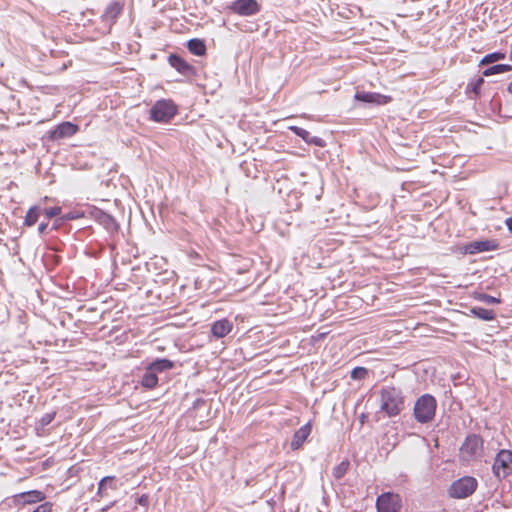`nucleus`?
I'll list each match as a JSON object with an SVG mask.
<instances>
[{"label":"nucleus","instance_id":"nucleus-4","mask_svg":"<svg viewBox=\"0 0 512 512\" xmlns=\"http://www.w3.org/2000/svg\"><path fill=\"white\" fill-rule=\"evenodd\" d=\"M478 486L474 477L465 476L454 481L449 487L448 494L454 499H463L472 495Z\"/></svg>","mask_w":512,"mask_h":512},{"label":"nucleus","instance_id":"nucleus-2","mask_svg":"<svg viewBox=\"0 0 512 512\" xmlns=\"http://www.w3.org/2000/svg\"><path fill=\"white\" fill-rule=\"evenodd\" d=\"M437 401L430 394L420 396L414 404V417L419 423L431 422L436 414Z\"/></svg>","mask_w":512,"mask_h":512},{"label":"nucleus","instance_id":"nucleus-10","mask_svg":"<svg viewBox=\"0 0 512 512\" xmlns=\"http://www.w3.org/2000/svg\"><path fill=\"white\" fill-rule=\"evenodd\" d=\"M79 130L76 124L65 121L57 125L53 130L49 132L50 140H59L75 135Z\"/></svg>","mask_w":512,"mask_h":512},{"label":"nucleus","instance_id":"nucleus-18","mask_svg":"<svg viewBox=\"0 0 512 512\" xmlns=\"http://www.w3.org/2000/svg\"><path fill=\"white\" fill-rule=\"evenodd\" d=\"M289 129L294 132L297 136L301 137L308 144H315L317 146H323V140L317 137H310V133L304 128L298 126H290Z\"/></svg>","mask_w":512,"mask_h":512},{"label":"nucleus","instance_id":"nucleus-36","mask_svg":"<svg viewBox=\"0 0 512 512\" xmlns=\"http://www.w3.org/2000/svg\"><path fill=\"white\" fill-rule=\"evenodd\" d=\"M107 487L111 488V489H116L117 486L115 485V480L111 483V482H108L107 483Z\"/></svg>","mask_w":512,"mask_h":512},{"label":"nucleus","instance_id":"nucleus-30","mask_svg":"<svg viewBox=\"0 0 512 512\" xmlns=\"http://www.w3.org/2000/svg\"><path fill=\"white\" fill-rule=\"evenodd\" d=\"M82 217H84V214L82 212L75 211V212H70V213L63 215L61 219L63 221H69V220L80 219Z\"/></svg>","mask_w":512,"mask_h":512},{"label":"nucleus","instance_id":"nucleus-34","mask_svg":"<svg viewBox=\"0 0 512 512\" xmlns=\"http://www.w3.org/2000/svg\"><path fill=\"white\" fill-rule=\"evenodd\" d=\"M505 224L510 232H512V216L507 218Z\"/></svg>","mask_w":512,"mask_h":512},{"label":"nucleus","instance_id":"nucleus-35","mask_svg":"<svg viewBox=\"0 0 512 512\" xmlns=\"http://www.w3.org/2000/svg\"><path fill=\"white\" fill-rule=\"evenodd\" d=\"M47 226H48V225H47V223H41V224L39 225V227H38V231H39L40 233H44V231L47 229Z\"/></svg>","mask_w":512,"mask_h":512},{"label":"nucleus","instance_id":"nucleus-27","mask_svg":"<svg viewBox=\"0 0 512 512\" xmlns=\"http://www.w3.org/2000/svg\"><path fill=\"white\" fill-rule=\"evenodd\" d=\"M505 58V54L501 52H494L486 55L482 60L481 64H489Z\"/></svg>","mask_w":512,"mask_h":512},{"label":"nucleus","instance_id":"nucleus-7","mask_svg":"<svg viewBox=\"0 0 512 512\" xmlns=\"http://www.w3.org/2000/svg\"><path fill=\"white\" fill-rule=\"evenodd\" d=\"M228 9L239 16H252L257 14L261 7L257 0H235Z\"/></svg>","mask_w":512,"mask_h":512},{"label":"nucleus","instance_id":"nucleus-19","mask_svg":"<svg viewBox=\"0 0 512 512\" xmlns=\"http://www.w3.org/2000/svg\"><path fill=\"white\" fill-rule=\"evenodd\" d=\"M122 11L123 4L118 1H114L111 2L105 9L104 17L114 22L122 13Z\"/></svg>","mask_w":512,"mask_h":512},{"label":"nucleus","instance_id":"nucleus-21","mask_svg":"<svg viewBox=\"0 0 512 512\" xmlns=\"http://www.w3.org/2000/svg\"><path fill=\"white\" fill-rule=\"evenodd\" d=\"M188 50L196 56H203L206 54V45L203 40L194 38L187 43Z\"/></svg>","mask_w":512,"mask_h":512},{"label":"nucleus","instance_id":"nucleus-31","mask_svg":"<svg viewBox=\"0 0 512 512\" xmlns=\"http://www.w3.org/2000/svg\"><path fill=\"white\" fill-rule=\"evenodd\" d=\"M53 504L51 502H44L40 504L33 512H52Z\"/></svg>","mask_w":512,"mask_h":512},{"label":"nucleus","instance_id":"nucleus-15","mask_svg":"<svg viewBox=\"0 0 512 512\" xmlns=\"http://www.w3.org/2000/svg\"><path fill=\"white\" fill-rule=\"evenodd\" d=\"M233 329V324L228 319L215 321L211 326V334L216 338H223Z\"/></svg>","mask_w":512,"mask_h":512},{"label":"nucleus","instance_id":"nucleus-29","mask_svg":"<svg viewBox=\"0 0 512 512\" xmlns=\"http://www.w3.org/2000/svg\"><path fill=\"white\" fill-rule=\"evenodd\" d=\"M42 212L44 213V215L47 218L50 219V218L60 215L62 212V209L59 206H54V207H50V208H45Z\"/></svg>","mask_w":512,"mask_h":512},{"label":"nucleus","instance_id":"nucleus-8","mask_svg":"<svg viewBox=\"0 0 512 512\" xmlns=\"http://www.w3.org/2000/svg\"><path fill=\"white\" fill-rule=\"evenodd\" d=\"M483 450V439L479 435H469L461 446V455L465 459H471L481 454Z\"/></svg>","mask_w":512,"mask_h":512},{"label":"nucleus","instance_id":"nucleus-5","mask_svg":"<svg viewBox=\"0 0 512 512\" xmlns=\"http://www.w3.org/2000/svg\"><path fill=\"white\" fill-rule=\"evenodd\" d=\"M492 470L498 479L508 477L512 473V451L500 450L494 459Z\"/></svg>","mask_w":512,"mask_h":512},{"label":"nucleus","instance_id":"nucleus-38","mask_svg":"<svg viewBox=\"0 0 512 512\" xmlns=\"http://www.w3.org/2000/svg\"><path fill=\"white\" fill-rule=\"evenodd\" d=\"M482 83H483V79L479 78L478 81H477V85H481Z\"/></svg>","mask_w":512,"mask_h":512},{"label":"nucleus","instance_id":"nucleus-9","mask_svg":"<svg viewBox=\"0 0 512 512\" xmlns=\"http://www.w3.org/2000/svg\"><path fill=\"white\" fill-rule=\"evenodd\" d=\"M45 499V493L40 490H30L13 496L14 504L23 506L43 502Z\"/></svg>","mask_w":512,"mask_h":512},{"label":"nucleus","instance_id":"nucleus-37","mask_svg":"<svg viewBox=\"0 0 512 512\" xmlns=\"http://www.w3.org/2000/svg\"><path fill=\"white\" fill-rule=\"evenodd\" d=\"M507 90L510 94H512V81L509 83Z\"/></svg>","mask_w":512,"mask_h":512},{"label":"nucleus","instance_id":"nucleus-32","mask_svg":"<svg viewBox=\"0 0 512 512\" xmlns=\"http://www.w3.org/2000/svg\"><path fill=\"white\" fill-rule=\"evenodd\" d=\"M479 300L484 301V302H486L488 304L500 303V300L498 298H495V297L487 295V294H481L479 296Z\"/></svg>","mask_w":512,"mask_h":512},{"label":"nucleus","instance_id":"nucleus-3","mask_svg":"<svg viewBox=\"0 0 512 512\" xmlns=\"http://www.w3.org/2000/svg\"><path fill=\"white\" fill-rule=\"evenodd\" d=\"M178 112V107L171 99H161L154 103L149 111L150 120L154 122H169Z\"/></svg>","mask_w":512,"mask_h":512},{"label":"nucleus","instance_id":"nucleus-11","mask_svg":"<svg viewBox=\"0 0 512 512\" xmlns=\"http://www.w3.org/2000/svg\"><path fill=\"white\" fill-rule=\"evenodd\" d=\"M92 217L101 225H103L108 231L114 232L119 229V224L113 216L106 213L105 211L94 208L91 211Z\"/></svg>","mask_w":512,"mask_h":512},{"label":"nucleus","instance_id":"nucleus-25","mask_svg":"<svg viewBox=\"0 0 512 512\" xmlns=\"http://www.w3.org/2000/svg\"><path fill=\"white\" fill-rule=\"evenodd\" d=\"M115 480L114 476H106L102 478L98 484L97 495L100 497H104L106 495L107 483L113 482Z\"/></svg>","mask_w":512,"mask_h":512},{"label":"nucleus","instance_id":"nucleus-23","mask_svg":"<svg viewBox=\"0 0 512 512\" xmlns=\"http://www.w3.org/2000/svg\"><path fill=\"white\" fill-rule=\"evenodd\" d=\"M470 312L477 318L490 321L495 318V312L491 309H486L483 307H473Z\"/></svg>","mask_w":512,"mask_h":512},{"label":"nucleus","instance_id":"nucleus-1","mask_svg":"<svg viewBox=\"0 0 512 512\" xmlns=\"http://www.w3.org/2000/svg\"><path fill=\"white\" fill-rule=\"evenodd\" d=\"M380 411L388 417L398 416L404 408L402 391L395 386H384L379 391Z\"/></svg>","mask_w":512,"mask_h":512},{"label":"nucleus","instance_id":"nucleus-14","mask_svg":"<svg viewBox=\"0 0 512 512\" xmlns=\"http://www.w3.org/2000/svg\"><path fill=\"white\" fill-rule=\"evenodd\" d=\"M312 431V425L310 422L301 426L297 431H295L290 447L292 450H298L302 447L304 442L307 440Z\"/></svg>","mask_w":512,"mask_h":512},{"label":"nucleus","instance_id":"nucleus-16","mask_svg":"<svg viewBox=\"0 0 512 512\" xmlns=\"http://www.w3.org/2000/svg\"><path fill=\"white\" fill-rule=\"evenodd\" d=\"M498 243L496 240H484V241H475L468 245V252L471 254L485 252V251H494L498 248Z\"/></svg>","mask_w":512,"mask_h":512},{"label":"nucleus","instance_id":"nucleus-33","mask_svg":"<svg viewBox=\"0 0 512 512\" xmlns=\"http://www.w3.org/2000/svg\"><path fill=\"white\" fill-rule=\"evenodd\" d=\"M138 504L141 505V506H148V503H149V497L147 494H143L141 495L138 500H137Z\"/></svg>","mask_w":512,"mask_h":512},{"label":"nucleus","instance_id":"nucleus-20","mask_svg":"<svg viewBox=\"0 0 512 512\" xmlns=\"http://www.w3.org/2000/svg\"><path fill=\"white\" fill-rule=\"evenodd\" d=\"M158 381V376L149 370L148 367H146L140 382L142 387L147 389H154L158 385Z\"/></svg>","mask_w":512,"mask_h":512},{"label":"nucleus","instance_id":"nucleus-28","mask_svg":"<svg viewBox=\"0 0 512 512\" xmlns=\"http://www.w3.org/2000/svg\"><path fill=\"white\" fill-rule=\"evenodd\" d=\"M368 375V370L364 367H356L351 371V378L356 380L365 379Z\"/></svg>","mask_w":512,"mask_h":512},{"label":"nucleus","instance_id":"nucleus-13","mask_svg":"<svg viewBox=\"0 0 512 512\" xmlns=\"http://www.w3.org/2000/svg\"><path fill=\"white\" fill-rule=\"evenodd\" d=\"M355 99L366 103H375L377 105H384L391 101L390 96L375 92H357Z\"/></svg>","mask_w":512,"mask_h":512},{"label":"nucleus","instance_id":"nucleus-22","mask_svg":"<svg viewBox=\"0 0 512 512\" xmlns=\"http://www.w3.org/2000/svg\"><path fill=\"white\" fill-rule=\"evenodd\" d=\"M41 209L38 206H32L28 209L25 217H24V226L32 227L38 221L40 216Z\"/></svg>","mask_w":512,"mask_h":512},{"label":"nucleus","instance_id":"nucleus-6","mask_svg":"<svg viewBox=\"0 0 512 512\" xmlns=\"http://www.w3.org/2000/svg\"><path fill=\"white\" fill-rule=\"evenodd\" d=\"M378 512H400L402 508L401 496L393 492H385L376 499Z\"/></svg>","mask_w":512,"mask_h":512},{"label":"nucleus","instance_id":"nucleus-17","mask_svg":"<svg viewBox=\"0 0 512 512\" xmlns=\"http://www.w3.org/2000/svg\"><path fill=\"white\" fill-rule=\"evenodd\" d=\"M147 367L157 375V373H162L164 371L173 369L174 362L166 358H159L151 362L149 365H147Z\"/></svg>","mask_w":512,"mask_h":512},{"label":"nucleus","instance_id":"nucleus-24","mask_svg":"<svg viewBox=\"0 0 512 512\" xmlns=\"http://www.w3.org/2000/svg\"><path fill=\"white\" fill-rule=\"evenodd\" d=\"M510 69H511V67L509 65L497 64V65H494V66L489 67L486 70H484L483 75L490 76V75H494V74H500V73L508 72Z\"/></svg>","mask_w":512,"mask_h":512},{"label":"nucleus","instance_id":"nucleus-12","mask_svg":"<svg viewBox=\"0 0 512 512\" xmlns=\"http://www.w3.org/2000/svg\"><path fill=\"white\" fill-rule=\"evenodd\" d=\"M168 63L182 75H193L195 73V68L177 54H170Z\"/></svg>","mask_w":512,"mask_h":512},{"label":"nucleus","instance_id":"nucleus-26","mask_svg":"<svg viewBox=\"0 0 512 512\" xmlns=\"http://www.w3.org/2000/svg\"><path fill=\"white\" fill-rule=\"evenodd\" d=\"M348 468H349V462L348 461L341 462L333 470L334 477L337 478V479L342 478L347 473Z\"/></svg>","mask_w":512,"mask_h":512}]
</instances>
